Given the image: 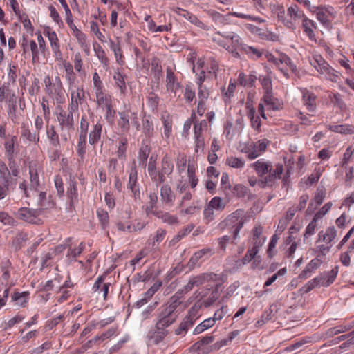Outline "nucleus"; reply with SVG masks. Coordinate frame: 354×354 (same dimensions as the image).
<instances>
[{"label":"nucleus","instance_id":"nucleus-47","mask_svg":"<svg viewBox=\"0 0 354 354\" xmlns=\"http://www.w3.org/2000/svg\"><path fill=\"white\" fill-rule=\"evenodd\" d=\"M128 140L127 138H121L118 141V151L116 152L118 158L120 160H126L127 155V148Z\"/></svg>","mask_w":354,"mask_h":354},{"label":"nucleus","instance_id":"nucleus-24","mask_svg":"<svg viewBox=\"0 0 354 354\" xmlns=\"http://www.w3.org/2000/svg\"><path fill=\"white\" fill-rule=\"evenodd\" d=\"M272 12L277 16L278 20L281 21L283 24L290 29H295V23L286 17V12L282 5H274Z\"/></svg>","mask_w":354,"mask_h":354},{"label":"nucleus","instance_id":"nucleus-52","mask_svg":"<svg viewBox=\"0 0 354 354\" xmlns=\"http://www.w3.org/2000/svg\"><path fill=\"white\" fill-rule=\"evenodd\" d=\"M176 76L172 71V70L169 68L167 69V76H166V82H167V88L168 90L175 91L176 87L178 86V83L176 84Z\"/></svg>","mask_w":354,"mask_h":354},{"label":"nucleus","instance_id":"nucleus-55","mask_svg":"<svg viewBox=\"0 0 354 354\" xmlns=\"http://www.w3.org/2000/svg\"><path fill=\"white\" fill-rule=\"evenodd\" d=\"M21 136L24 138H26L28 141L34 142L35 144L38 143L39 141V133L31 132V131L28 128H24L22 130Z\"/></svg>","mask_w":354,"mask_h":354},{"label":"nucleus","instance_id":"nucleus-1","mask_svg":"<svg viewBox=\"0 0 354 354\" xmlns=\"http://www.w3.org/2000/svg\"><path fill=\"white\" fill-rule=\"evenodd\" d=\"M182 304L180 297L174 295L156 311V325L168 328L178 317V308Z\"/></svg>","mask_w":354,"mask_h":354},{"label":"nucleus","instance_id":"nucleus-61","mask_svg":"<svg viewBox=\"0 0 354 354\" xmlns=\"http://www.w3.org/2000/svg\"><path fill=\"white\" fill-rule=\"evenodd\" d=\"M60 142H67L71 138V133L75 131V128H59Z\"/></svg>","mask_w":354,"mask_h":354},{"label":"nucleus","instance_id":"nucleus-57","mask_svg":"<svg viewBox=\"0 0 354 354\" xmlns=\"http://www.w3.org/2000/svg\"><path fill=\"white\" fill-rule=\"evenodd\" d=\"M156 158H154V160H152V158H149V161L147 167L148 174L151 179V180L154 183L156 177L157 176L158 169L156 168Z\"/></svg>","mask_w":354,"mask_h":354},{"label":"nucleus","instance_id":"nucleus-22","mask_svg":"<svg viewBox=\"0 0 354 354\" xmlns=\"http://www.w3.org/2000/svg\"><path fill=\"white\" fill-rule=\"evenodd\" d=\"M214 340V337L213 335H207L194 344L192 346V349L201 354H207L211 351V347H207V346L212 343Z\"/></svg>","mask_w":354,"mask_h":354},{"label":"nucleus","instance_id":"nucleus-15","mask_svg":"<svg viewBox=\"0 0 354 354\" xmlns=\"http://www.w3.org/2000/svg\"><path fill=\"white\" fill-rule=\"evenodd\" d=\"M168 334V328L155 324L154 328L148 332L147 338L151 344L157 345L162 342Z\"/></svg>","mask_w":354,"mask_h":354},{"label":"nucleus","instance_id":"nucleus-31","mask_svg":"<svg viewBox=\"0 0 354 354\" xmlns=\"http://www.w3.org/2000/svg\"><path fill=\"white\" fill-rule=\"evenodd\" d=\"M67 196L70 199V203L72 204L77 200L78 192L77 187V182L74 176H70L69 185L66 191Z\"/></svg>","mask_w":354,"mask_h":354},{"label":"nucleus","instance_id":"nucleus-12","mask_svg":"<svg viewBox=\"0 0 354 354\" xmlns=\"http://www.w3.org/2000/svg\"><path fill=\"white\" fill-rule=\"evenodd\" d=\"M39 211L27 207H21L18 209L17 216L19 219L32 224L39 225L41 220L39 218Z\"/></svg>","mask_w":354,"mask_h":354},{"label":"nucleus","instance_id":"nucleus-44","mask_svg":"<svg viewBox=\"0 0 354 354\" xmlns=\"http://www.w3.org/2000/svg\"><path fill=\"white\" fill-rule=\"evenodd\" d=\"M287 15L290 17L289 19L293 22L299 19H303L304 17H306L297 5L289 7L287 10Z\"/></svg>","mask_w":354,"mask_h":354},{"label":"nucleus","instance_id":"nucleus-16","mask_svg":"<svg viewBox=\"0 0 354 354\" xmlns=\"http://www.w3.org/2000/svg\"><path fill=\"white\" fill-rule=\"evenodd\" d=\"M283 167L282 164H277L274 169L272 168V165L271 164L270 171H268L266 176L260 180V183L263 186L272 185L276 179L281 178V176L283 174Z\"/></svg>","mask_w":354,"mask_h":354},{"label":"nucleus","instance_id":"nucleus-5","mask_svg":"<svg viewBox=\"0 0 354 354\" xmlns=\"http://www.w3.org/2000/svg\"><path fill=\"white\" fill-rule=\"evenodd\" d=\"M310 64L320 74L325 75L328 80L337 82L339 80V72L333 68L321 55L313 56Z\"/></svg>","mask_w":354,"mask_h":354},{"label":"nucleus","instance_id":"nucleus-51","mask_svg":"<svg viewBox=\"0 0 354 354\" xmlns=\"http://www.w3.org/2000/svg\"><path fill=\"white\" fill-rule=\"evenodd\" d=\"M207 122L206 120L194 122V137H203V131L207 130Z\"/></svg>","mask_w":354,"mask_h":354},{"label":"nucleus","instance_id":"nucleus-25","mask_svg":"<svg viewBox=\"0 0 354 354\" xmlns=\"http://www.w3.org/2000/svg\"><path fill=\"white\" fill-rule=\"evenodd\" d=\"M102 132V124L97 121L93 125L88 133V142L91 145L95 146L101 139Z\"/></svg>","mask_w":354,"mask_h":354},{"label":"nucleus","instance_id":"nucleus-53","mask_svg":"<svg viewBox=\"0 0 354 354\" xmlns=\"http://www.w3.org/2000/svg\"><path fill=\"white\" fill-rule=\"evenodd\" d=\"M214 324V319H212L211 317L206 319L194 328V334H200L205 330L212 327Z\"/></svg>","mask_w":354,"mask_h":354},{"label":"nucleus","instance_id":"nucleus-34","mask_svg":"<svg viewBox=\"0 0 354 354\" xmlns=\"http://www.w3.org/2000/svg\"><path fill=\"white\" fill-rule=\"evenodd\" d=\"M28 292H19L18 291H15L11 296V299L17 306L19 307H24L28 303Z\"/></svg>","mask_w":354,"mask_h":354},{"label":"nucleus","instance_id":"nucleus-64","mask_svg":"<svg viewBox=\"0 0 354 354\" xmlns=\"http://www.w3.org/2000/svg\"><path fill=\"white\" fill-rule=\"evenodd\" d=\"M259 80L265 91H272L271 77L268 75H260Z\"/></svg>","mask_w":354,"mask_h":354},{"label":"nucleus","instance_id":"nucleus-21","mask_svg":"<svg viewBox=\"0 0 354 354\" xmlns=\"http://www.w3.org/2000/svg\"><path fill=\"white\" fill-rule=\"evenodd\" d=\"M173 11L178 15L183 17L190 23L194 24L197 27L201 28L203 30H207V27L204 23L199 20L196 15L188 12L187 10L180 8L179 7H176L173 9Z\"/></svg>","mask_w":354,"mask_h":354},{"label":"nucleus","instance_id":"nucleus-49","mask_svg":"<svg viewBox=\"0 0 354 354\" xmlns=\"http://www.w3.org/2000/svg\"><path fill=\"white\" fill-rule=\"evenodd\" d=\"M118 115L120 116V118L118 121L119 127L121 128L122 131H128L130 128L129 115H128V113L124 111L119 112Z\"/></svg>","mask_w":354,"mask_h":354},{"label":"nucleus","instance_id":"nucleus-41","mask_svg":"<svg viewBox=\"0 0 354 354\" xmlns=\"http://www.w3.org/2000/svg\"><path fill=\"white\" fill-rule=\"evenodd\" d=\"M322 277H316L312 280L309 281L307 283H306L303 287L299 289V292L301 295L306 294L309 292L310 290L314 289L315 287L319 286H322Z\"/></svg>","mask_w":354,"mask_h":354},{"label":"nucleus","instance_id":"nucleus-11","mask_svg":"<svg viewBox=\"0 0 354 354\" xmlns=\"http://www.w3.org/2000/svg\"><path fill=\"white\" fill-rule=\"evenodd\" d=\"M85 93L83 86H75L71 89V102L68 104V110L71 111H77L79 104L84 102Z\"/></svg>","mask_w":354,"mask_h":354},{"label":"nucleus","instance_id":"nucleus-14","mask_svg":"<svg viewBox=\"0 0 354 354\" xmlns=\"http://www.w3.org/2000/svg\"><path fill=\"white\" fill-rule=\"evenodd\" d=\"M225 279L226 277L223 276L216 281L214 283V288L211 290L209 295L203 297V304L205 308L210 307L220 297V290Z\"/></svg>","mask_w":354,"mask_h":354},{"label":"nucleus","instance_id":"nucleus-33","mask_svg":"<svg viewBox=\"0 0 354 354\" xmlns=\"http://www.w3.org/2000/svg\"><path fill=\"white\" fill-rule=\"evenodd\" d=\"M302 28L310 39H315V35L314 33L313 28H316V26L314 21L309 19L306 16L304 17V19H302Z\"/></svg>","mask_w":354,"mask_h":354},{"label":"nucleus","instance_id":"nucleus-13","mask_svg":"<svg viewBox=\"0 0 354 354\" xmlns=\"http://www.w3.org/2000/svg\"><path fill=\"white\" fill-rule=\"evenodd\" d=\"M268 143L266 139L260 140L245 147L243 151L248 154V159L254 160L266 150Z\"/></svg>","mask_w":354,"mask_h":354},{"label":"nucleus","instance_id":"nucleus-50","mask_svg":"<svg viewBox=\"0 0 354 354\" xmlns=\"http://www.w3.org/2000/svg\"><path fill=\"white\" fill-rule=\"evenodd\" d=\"M194 324V322H193L192 318L189 317H185L179 324L178 327L175 330V334L179 335L187 332L189 328L192 326Z\"/></svg>","mask_w":354,"mask_h":354},{"label":"nucleus","instance_id":"nucleus-9","mask_svg":"<svg viewBox=\"0 0 354 354\" xmlns=\"http://www.w3.org/2000/svg\"><path fill=\"white\" fill-rule=\"evenodd\" d=\"M174 171V164L171 158L165 155L161 160L160 166L158 169L157 176L154 183L158 187L164 183Z\"/></svg>","mask_w":354,"mask_h":354},{"label":"nucleus","instance_id":"nucleus-32","mask_svg":"<svg viewBox=\"0 0 354 354\" xmlns=\"http://www.w3.org/2000/svg\"><path fill=\"white\" fill-rule=\"evenodd\" d=\"M321 265V262L317 259H314L311 260L307 266L305 267V268L301 271V272L299 274V277L300 279H306L308 277H310V274L315 271L316 269H317L319 266Z\"/></svg>","mask_w":354,"mask_h":354},{"label":"nucleus","instance_id":"nucleus-28","mask_svg":"<svg viewBox=\"0 0 354 354\" xmlns=\"http://www.w3.org/2000/svg\"><path fill=\"white\" fill-rule=\"evenodd\" d=\"M326 196V189L324 187L317 189L313 201H311L308 207L307 212H313L318 205H320Z\"/></svg>","mask_w":354,"mask_h":354},{"label":"nucleus","instance_id":"nucleus-19","mask_svg":"<svg viewBox=\"0 0 354 354\" xmlns=\"http://www.w3.org/2000/svg\"><path fill=\"white\" fill-rule=\"evenodd\" d=\"M44 34L48 37L52 50L55 54L56 59H59L62 58V53L60 51V46L59 39L55 31L49 27H46L44 30Z\"/></svg>","mask_w":354,"mask_h":354},{"label":"nucleus","instance_id":"nucleus-45","mask_svg":"<svg viewBox=\"0 0 354 354\" xmlns=\"http://www.w3.org/2000/svg\"><path fill=\"white\" fill-rule=\"evenodd\" d=\"M93 50L100 63L103 66H107L109 64V59L106 56V53L102 47L97 43H95L93 44Z\"/></svg>","mask_w":354,"mask_h":354},{"label":"nucleus","instance_id":"nucleus-62","mask_svg":"<svg viewBox=\"0 0 354 354\" xmlns=\"http://www.w3.org/2000/svg\"><path fill=\"white\" fill-rule=\"evenodd\" d=\"M69 28L72 30L73 34L77 39L80 45L83 46L86 41V35L79 30L75 24Z\"/></svg>","mask_w":354,"mask_h":354},{"label":"nucleus","instance_id":"nucleus-63","mask_svg":"<svg viewBox=\"0 0 354 354\" xmlns=\"http://www.w3.org/2000/svg\"><path fill=\"white\" fill-rule=\"evenodd\" d=\"M213 209L218 210H223L225 207V203L223 201V199L221 197L215 196L211 199L210 202L208 204Z\"/></svg>","mask_w":354,"mask_h":354},{"label":"nucleus","instance_id":"nucleus-8","mask_svg":"<svg viewBox=\"0 0 354 354\" xmlns=\"http://www.w3.org/2000/svg\"><path fill=\"white\" fill-rule=\"evenodd\" d=\"M216 35L221 36L226 39L231 41V44H227L226 50H227L235 58H239L240 54L239 50L243 51L245 44H243L241 38L236 33L233 32H221L218 31Z\"/></svg>","mask_w":354,"mask_h":354},{"label":"nucleus","instance_id":"nucleus-26","mask_svg":"<svg viewBox=\"0 0 354 354\" xmlns=\"http://www.w3.org/2000/svg\"><path fill=\"white\" fill-rule=\"evenodd\" d=\"M250 167L255 170L258 176L263 177L264 175L267 174L269 171H270L271 162L266 161L264 159H259L255 162L251 164Z\"/></svg>","mask_w":354,"mask_h":354},{"label":"nucleus","instance_id":"nucleus-18","mask_svg":"<svg viewBox=\"0 0 354 354\" xmlns=\"http://www.w3.org/2000/svg\"><path fill=\"white\" fill-rule=\"evenodd\" d=\"M176 196L170 185L167 183H162L160 187V201L162 205L167 207L174 206Z\"/></svg>","mask_w":354,"mask_h":354},{"label":"nucleus","instance_id":"nucleus-43","mask_svg":"<svg viewBox=\"0 0 354 354\" xmlns=\"http://www.w3.org/2000/svg\"><path fill=\"white\" fill-rule=\"evenodd\" d=\"M113 79L115 80V84L119 88L120 93L124 94L127 91L125 75L122 74L120 71H115Z\"/></svg>","mask_w":354,"mask_h":354},{"label":"nucleus","instance_id":"nucleus-37","mask_svg":"<svg viewBox=\"0 0 354 354\" xmlns=\"http://www.w3.org/2000/svg\"><path fill=\"white\" fill-rule=\"evenodd\" d=\"M96 96V104L98 106L103 107L111 104V96L105 93L103 89L95 91Z\"/></svg>","mask_w":354,"mask_h":354},{"label":"nucleus","instance_id":"nucleus-23","mask_svg":"<svg viewBox=\"0 0 354 354\" xmlns=\"http://www.w3.org/2000/svg\"><path fill=\"white\" fill-rule=\"evenodd\" d=\"M105 278V274L99 276L97 278L92 288L93 292H97L100 293V292H102L103 293L102 295L104 300H106L107 298L109 289L111 286L110 283H104Z\"/></svg>","mask_w":354,"mask_h":354},{"label":"nucleus","instance_id":"nucleus-4","mask_svg":"<svg viewBox=\"0 0 354 354\" xmlns=\"http://www.w3.org/2000/svg\"><path fill=\"white\" fill-rule=\"evenodd\" d=\"M206 12L208 15V16L212 18V21L215 23L216 26H221L229 25L231 24L230 16H234L238 18L248 19L259 23L263 21V20H261L259 17H254L250 15H246L238 12H230L225 15H223L214 10H206Z\"/></svg>","mask_w":354,"mask_h":354},{"label":"nucleus","instance_id":"nucleus-30","mask_svg":"<svg viewBox=\"0 0 354 354\" xmlns=\"http://www.w3.org/2000/svg\"><path fill=\"white\" fill-rule=\"evenodd\" d=\"M338 274V267L335 266L330 272H324L319 275L322 277V286L328 287L333 283Z\"/></svg>","mask_w":354,"mask_h":354},{"label":"nucleus","instance_id":"nucleus-38","mask_svg":"<svg viewBox=\"0 0 354 354\" xmlns=\"http://www.w3.org/2000/svg\"><path fill=\"white\" fill-rule=\"evenodd\" d=\"M151 151V147L149 144L145 143V142H142L141 147L138 151V160L139 161L140 165H145L149 155Z\"/></svg>","mask_w":354,"mask_h":354},{"label":"nucleus","instance_id":"nucleus-3","mask_svg":"<svg viewBox=\"0 0 354 354\" xmlns=\"http://www.w3.org/2000/svg\"><path fill=\"white\" fill-rule=\"evenodd\" d=\"M29 175H30V187L24 180L19 185V189L23 192L26 198H30L35 192L39 191L40 181L38 175V171L40 170V167L36 162H29Z\"/></svg>","mask_w":354,"mask_h":354},{"label":"nucleus","instance_id":"nucleus-10","mask_svg":"<svg viewBox=\"0 0 354 354\" xmlns=\"http://www.w3.org/2000/svg\"><path fill=\"white\" fill-rule=\"evenodd\" d=\"M75 111H66L61 106L56 107L55 115L59 128H75L73 113Z\"/></svg>","mask_w":354,"mask_h":354},{"label":"nucleus","instance_id":"nucleus-58","mask_svg":"<svg viewBox=\"0 0 354 354\" xmlns=\"http://www.w3.org/2000/svg\"><path fill=\"white\" fill-rule=\"evenodd\" d=\"M243 52L252 59H258L262 55L260 50L253 46H249L247 44L244 46Z\"/></svg>","mask_w":354,"mask_h":354},{"label":"nucleus","instance_id":"nucleus-20","mask_svg":"<svg viewBox=\"0 0 354 354\" xmlns=\"http://www.w3.org/2000/svg\"><path fill=\"white\" fill-rule=\"evenodd\" d=\"M224 275L222 274H217L213 272L209 273H202L198 275L194 276L191 279L192 281V284H194V286H199L206 282H214L215 283L216 281H218L219 279H221Z\"/></svg>","mask_w":354,"mask_h":354},{"label":"nucleus","instance_id":"nucleus-29","mask_svg":"<svg viewBox=\"0 0 354 354\" xmlns=\"http://www.w3.org/2000/svg\"><path fill=\"white\" fill-rule=\"evenodd\" d=\"M46 136L49 140L50 144L55 148L60 146V139L55 126L47 125L46 127Z\"/></svg>","mask_w":354,"mask_h":354},{"label":"nucleus","instance_id":"nucleus-40","mask_svg":"<svg viewBox=\"0 0 354 354\" xmlns=\"http://www.w3.org/2000/svg\"><path fill=\"white\" fill-rule=\"evenodd\" d=\"M156 216L160 218L163 223L168 225H174L178 223V217L169 212H165L160 210V212L156 213Z\"/></svg>","mask_w":354,"mask_h":354},{"label":"nucleus","instance_id":"nucleus-59","mask_svg":"<svg viewBox=\"0 0 354 354\" xmlns=\"http://www.w3.org/2000/svg\"><path fill=\"white\" fill-rule=\"evenodd\" d=\"M97 216L103 229H105L109 225V217L108 212L102 209L97 210Z\"/></svg>","mask_w":354,"mask_h":354},{"label":"nucleus","instance_id":"nucleus-46","mask_svg":"<svg viewBox=\"0 0 354 354\" xmlns=\"http://www.w3.org/2000/svg\"><path fill=\"white\" fill-rule=\"evenodd\" d=\"M161 120L164 126V135L167 138H169L172 130L171 118L168 113H165L162 115Z\"/></svg>","mask_w":354,"mask_h":354},{"label":"nucleus","instance_id":"nucleus-54","mask_svg":"<svg viewBox=\"0 0 354 354\" xmlns=\"http://www.w3.org/2000/svg\"><path fill=\"white\" fill-rule=\"evenodd\" d=\"M226 164L233 168L242 169L245 166V160L234 156H229L226 158Z\"/></svg>","mask_w":354,"mask_h":354},{"label":"nucleus","instance_id":"nucleus-48","mask_svg":"<svg viewBox=\"0 0 354 354\" xmlns=\"http://www.w3.org/2000/svg\"><path fill=\"white\" fill-rule=\"evenodd\" d=\"M110 48L113 51L116 62L120 66L124 63L122 51L119 44H116L113 40H110Z\"/></svg>","mask_w":354,"mask_h":354},{"label":"nucleus","instance_id":"nucleus-60","mask_svg":"<svg viewBox=\"0 0 354 354\" xmlns=\"http://www.w3.org/2000/svg\"><path fill=\"white\" fill-rule=\"evenodd\" d=\"M167 235V230L159 228L156 230V234L153 238V247H156V245H158L160 243H161L164 239L165 238Z\"/></svg>","mask_w":354,"mask_h":354},{"label":"nucleus","instance_id":"nucleus-7","mask_svg":"<svg viewBox=\"0 0 354 354\" xmlns=\"http://www.w3.org/2000/svg\"><path fill=\"white\" fill-rule=\"evenodd\" d=\"M8 167L9 168L4 162L0 160V180L7 186L15 187L16 177L19 174L17 164L15 162H8Z\"/></svg>","mask_w":354,"mask_h":354},{"label":"nucleus","instance_id":"nucleus-35","mask_svg":"<svg viewBox=\"0 0 354 354\" xmlns=\"http://www.w3.org/2000/svg\"><path fill=\"white\" fill-rule=\"evenodd\" d=\"M86 136L87 134L79 133L77 142V153L83 160L86 151Z\"/></svg>","mask_w":354,"mask_h":354},{"label":"nucleus","instance_id":"nucleus-6","mask_svg":"<svg viewBox=\"0 0 354 354\" xmlns=\"http://www.w3.org/2000/svg\"><path fill=\"white\" fill-rule=\"evenodd\" d=\"M44 83L46 93L54 99L57 103H64L65 100L64 90L60 77L56 76L52 81L49 76H47L44 79Z\"/></svg>","mask_w":354,"mask_h":354},{"label":"nucleus","instance_id":"nucleus-56","mask_svg":"<svg viewBox=\"0 0 354 354\" xmlns=\"http://www.w3.org/2000/svg\"><path fill=\"white\" fill-rule=\"evenodd\" d=\"M142 129L145 135L151 138L153 134V124L149 118H143L142 120Z\"/></svg>","mask_w":354,"mask_h":354},{"label":"nucleus","instance_id":"nucleus-27","mask_svg":"<svg viewBox=\"0 0 354 354\" xmlns=\"http://www.w3.org/2000/svg\"><path fill=\"white\" fill-rule=\"evenodd\" d=\"M17 138L15 136H13L4 143L6 156L8 161L11 163H12V162H15V156L17 154V152L15 151V146L17 143Z\"/></svg>","mask_w":354,"mask_h":354},{"label":"nucleus","instance_id":"nucleus-36","mask_svg":"<svg viewBox=\"0 0 354 354\" xmlns=\"http://www.w3.org/2000/svg\"><path fill=\"white\" fill-rule=\"evenodd\" d=\"M304 104L309 111H313L316 107V95L308 91L303 93Z\"/></svg>","mask_w":354,"mask_h":354},{"label":"nucleus","instance_id":"nucleus-2","mask_svg":"<svg viewBox=\"0 0 354 354\" xmlns=\"http://www.w3.org/2000/svg\"><path fill=\"white\" fill-rule=\"evenodd\" d=\"M245 221L244 209H238L228 215L226 218L219 224L221 229H228L232 230V239L231 243L232 244H237V241L239 239V231L243 227Z\"/></svg>","mask_w":354,"mask_h":354},{"label":"nucleus","instance_id":"nucleus-39","mask_svg":"<svg viewBox=\"0 0 354 354\" xmlns=\"http://www.w3.org/2000/svg\"><path fill=\"white\" fill-rule=\"evenodd\" d=\"M328 129L342 134H353L354 126L350 124L330 125Z\"/></svg>","mask_w":354,"mask_h":354},{"label":"nucleus","instance_id":"nucleus-17","mask_svg":"<svg viewBox=\"0 0 354 354\" xmlns=\"http://www.w3.org/2000/svg\"><path fill=\"white\" fill-rule=\"evenodd\" d=\"M127 189L131 192V196L136 201L140 199V190L138 185V172L136 167L131 169Z\"/></svg>","mask_w":354,"mask_h":354},{"label":"nucleus","instance_id":"nucleus-42","mask_svg":"<svg viewBox=\"0 0 354 354\" xmlns=\"http://www.w3.org/2000/svg\"><path fill=\"white\" fill-rule=\"evenodd\" d=\"M310 10L315 13L317 19L324 26H328L330 24V20L328 19V15L326 14L323 7L313 6Z\"/></svg>","mask_w":354,"mask_h":354}]
</instances>
